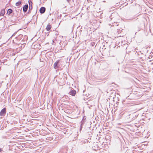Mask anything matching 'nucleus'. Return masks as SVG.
I'll return each instance as SVG.
<instances>
[{"instance_id": "1", "label": "nucleus", "mask_w": 153, "mask_h": 153, "mask_svg": "<svg viewBox=\"0 0 153 153\" xmlns=\"http://www.w3.org/2000/svg\"><path fill=\"white\" fill-rule=\"evenodd\" d=\"M60 60H58L56 61L53 65V67L54 68L57 69V68H60Z\"/></svg>"}, {"instance_id": "2", "label": "nucleus", "mask_w": 153, "mask_h": 153, "mask_svg": "<svg viewBox=\"0 0 153 153\" xmlns=\"http://www.w3.org/2000/svg\"><path fill=\"white\" fill-rule=\"evenodd\" d=\"M6 112V108H4L2 109L0 112V115L1 116H4Z\"/></svg>"}, {"instance_id": "3", "label": "nucleus", "mask_w": 153, "mask_h": 153, "mask_svg": "<svg viewBox=\"0 0 153 153\" xmlns=\"http://www.w3.org/2000/svg\"><path fill=\"white\" fill-rule=\"evenodd\" d=\"M141 96L140 92H137V91L134 92V98L136 99H137Z\"/></svg>"}, {"instance_id": "4", "label": "nucleus", "mask_w": 153, "mask_h": 153, "mask_svg": "<svg viewBox=\"0 0 153 153\" xmlns=\"http://www.w3.org/2000/svg\"><path fill=\"white\" fill-rule=\"evenodd\" d=\"M76 94V91L74 89L72 90L69 93V94L73 96H75Z\"/></svg>"}, {"instance_id": "5", "label": "nucleus", "mask_w": 153, "mask_h": 153, "mask_svg": "<svg viewBox=\"0 0 153 153\" xmlns=\"http://www.w3.org/2000/svg\"><path fill=\"white\" fill-rule=\"evenodd\" d=\"M28 8V6L27 4L25 5L23 7V10L24 12L25 13L27 11V9Z\"/></svg>"}, {"instance_id": "6", "label": "nucleus", "mask_w": 153, "mask_h": 153, "mask_svg": "<svg viewBox=\"0 0 153 153\" xmlns=\"http://www.w3.org/2000/svg\"><path fill=\"white\" fill-rule=\"evenodd\" d=\"M141 135V132H136L135 134L134 135V138H139L140 137V135Z\"/></svg>"}, {"instance_id": "7", "label": "nucleus", "mask_w": 153, "mask_h": 153, "mask_svg": "<svg viewBox=\"0 0 153 153\" xmlns=\"http://www.w3.org/2000/svg\"><path fill=\"white\" fill-rule=\"evenodd\" d=\"M45 8L44 7H41L39 10L40 12L41 13H43L45 12Z\"/></svg>"}, {"instance_id": "8", "label": "nucleus", "mask_w": 153, "mask_h": 153, "mask_svg": "<svg viewBox=\"0 0 153 153\" xmlns=\"http://www.w3.org/2000/svg\"><path fill=\"white\" fill-rule=\"evenodd\" d=\"M5 9H2L1 10L0 15L1 16H4V14L5 13Z\"/></svg>"}, {"instance_id": "9", "label": "nucleus", "mask_w": 153, "mask_h": 153, "mask_svg": "<svg viewBox=\"0 0 153 153\" xmlns=\"http://www.w3.org/2000/svg\"><path fill=\"white\" fill-rule=\"evenodd\" d=\"M13 12V11L11 9H9L7 11V13L8 15H10Z\"/></svg>"}, {"instance_id": "10", "label": "nucleus", "mask_w": 153, "mask_h": 153, "mask_svg": "<svg viewBox=\"0 0 153 153\" xmlns=\"http://www.w3.org/2000/svg\"><path fill=\"white\" fill-rule=\"evenodd\" d=\"M51 26L49 24L47 25L46 27V29L47 31H48L51 29Z\"/></svg>"}, {"instance_id": "11", "label": "nucleus", "mask_w": 153, "mask_h": 153, "mask_svg": "<svg viewBox=\"0 0 153 153\" xmlns=\"http://www.w3.org/2000/svg\"><path fill=\"white\" fill-rule=\"evenodd\" d=\"M22 4V2L20 1H19L16 3V6H19Z\"/></svg>"}, {"instance_id": "12", "label": "nucleus", "mask_w": 153, "mask_h": 153, "mask_svg": "<svg viewBox=\"0 0 153 153\" xmlns=\"http://www.w3.org/2000/svg\"><path fill=\"white\" fill-rule=\"evenodd\" d=\"M32 8V5H30L29 4V10L28 11H30V10H31Z\"/></svg>"}, {"instance_id": "13", "label": "nucleus", "mask_w": 153, "mask_h": 153, "mask_svg": "<svg viewBox=\"0 0 153 153\" xmlns=\"http://www.w3.org/2000/svg\"><path fill=\"white\" fill-rule=\"evenodd\" d=\"M67 1L69 4H70V3L71 1V0H66Z\"/></svg>"}, {"instance_id": "14", "label": "nucleus", "mask_w": 153, "mask_h": 153, "mask_svg": "<svg viewBox=\"0 0 153 153\" xmlns=\"http://www.w3.org/2000/svg\"><path fill=\"white\" fill-rule=\"evenodd\" d=\"M14 35V34H13L12 35V36H13V35Z\"/></svg>"}, {"instance_id": "15", "label": "nucleus", "mask_w": 153, "mask_h": 153, "mask_svg": "<svg viewBox=\"0 0 153 153\" xmlns=\"http://www.w3.org/2000/svg\"><path fill=\"white\" fill-rule=\"evenodd\" d=\"M136 80H137V79L136 78Z\"/></svg>"}, {"instance_id": "16", "label": "nucleus", "mask_w": 153, "mask_h": 153, "mask_svg": "<svg viewBox=\"0 0 153 153\" xmlns=\"http://www.w3.org/2000/svg\"><path fill=\"white\" fill-rule=\"evenodd\" d=\"M134 82H136V81H135V80H134Z\"/></svg>"}, {"instance_id": "17", "label": "nucleus", "mask_w": 153, "mask_h": 153, "mask_svg": "<svg viewBox=\"0 0 153 153\" xmlns=\"http://www.w3.org/2000/svg\"><path fill=\"white\" fill-rule=\"evenodd\" d=\"M1 150V149H0V150Z\"/></svg>"}]
</instances>
